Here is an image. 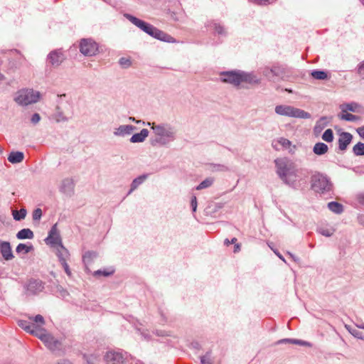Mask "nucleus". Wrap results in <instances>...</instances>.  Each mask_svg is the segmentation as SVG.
Here are the masks:
<instances>
[{
	"instance_id": "nucleus-52",
	"label": "nucleus",
	"mask_w": 364,
	"mask_h": 364,
	"mask_svg": "<svg viewBox=\"0 0 364 364\" xmlns=\"http://www.w3.org/2000/svg\"><path fill=\"white\" fill-rule=\"evenodd\" d=\"M41 120V116L38 113H35L32 115L31 121L33 124H36Z\"/></svg>"
},
{
	"instance_id": "nucleus-5",
	"label": "nucleus",
	"mask_w": 364,
	"mask_h": 364,
	"mask_svg": "<svg viewBox=\"0 0 364 364\" xmlns=\"http://www.w3.org/2000/svg\"><path fill=\"white\" fill-rule=\"evenodd\" d=\"M310 183L311 189L320 194L328 193L332 189V183L329 178L318 171L311 173Z\"/></svg>"
},
{
	"instance_id": "nucleus-41",
	"label": "nucleus",
	"mask_w": 364,
	"mask_h": 364,
	"mask_svg": "<svg viewBox=\"0 0 364 364\" xmlns=\"http://www.w3.org/2000/svg\"><path fill=\"white\" fill-rule=\"evenodd\" d=\"M114 273L113 269L110 270H97L94 272V276L98 277V276H104V277H108Z\"/></svg>"
},
{
	"instance_id": "nucleus-42",
	"label": "nucleus",
	"mask_w": 364,
	"mask_h": 364,
	"mask_svg": "<svg viewBox=\"0 0 364 364\" xmlns=\"http://www.w3.org/2000/svg\"><path fill=\"white\" fill-rule=\"evenodd\" d=\"M211 170L213 171H226L228 170V167L221 164H212Z\"/></svg>"
},
{
	"instance_id": "nucleus-58",
	"label": "nucleus",
	"mask_w": 364,
	"mask_h": 364,
	"mask_svg": "<svg viewBox=\"0 0 364 364\" xmlns=\"http://www.w3.org/2000/svg\"><path fill=\"white\" fill-rule=\"evenodd\" d=\"M155 334L158 336H167L168 334L166 333L164 331H156Z\"/></svg>"
},
{
	"instance_id": "nucleus-2",
	"label": "nucleus",
	"mask_w": 364,
	"mask_h": 364,
	"mask_svg": "<svg viewBox=\"0 0 364 364\" xmlns=\"http://www.w3.org/2000/svg\"><path fill=\"white\" fill-rule=\"evenodd\" d=\"M146 125L151 127L154 134V138L150 140L152 146H166L176 139L177 130L169 123L148 122Z\"/></svg>"
},
{
	"instance_id": "nucleus-39",
	"label": "nucleus",
	"mask_w": 364,
	"mask_h": 364,
	"mask_svg": "<svg viewBox=\"0 0 364 364\" xmlns=\"http://www.w3.org/2000/svg\"><path fill=\"white\" fill-rule=\"evenodd\" d=\"M340 118L343 120L348 121V122H355L360 119V117L357 115H354L350 113H343L341 114Z\"/></svg>"
},
{
	"instance_id": "nucleus-4",
	"label": "nucleus",
	"mask_w": 364,
	"mask_h": 364,
	"mask_svg": "<svg viewBox=\"0 0 364 364\" xmlns=\"http://www.w3.org/2000/svg\"><path fill=\"white\" fill-rule=\"evenodd\" d=\"M261 73L270 82L285 80L289 77L288 69L279 63L261 68Z\"/></svg>"
},
{
	"instance_id": "nucleus-61",
	"label": "nucleus",
	"mask_w": 364,
	"mask_h": 364,
	"mask_svg": "<svg viewBox=\"0 0 364 364\" xmlns=\"http://www.w3.org/2000/svg\"><path fill=\"white\" fill-rule=\"evenodd\" d=\"M129 120L133 121V122H136V123H140L141 122L140 120L136 121L134 117H129Z\"/></svg>"
},
{
	"instance_id": "nucleus-59",
	"label": "nucleus",
	"mask_w": 364,
	"mask_h": 364,
	"mask_svg": "<svg viewBox=\"0 0 364 364\" xmlns=\"http://www.w3.org/2000/svg\"><path fill=\"white\" fill-rule=\"evenodd\" d=\"M240 250V245L235 242V246H234V252H238Z\"/></svg>"
},
{
	"instance_id": "nucleus-26",
	"label": "nucleus",
	"mask_w": 364,
	"mask_h": 364,
	"mask_svg": "<svg viewBox=\"0 0 364 364\" xmlns=\"http://www.w3.org/2000/svg\"><path fill=\"white\" fill-rule=\"evenodd\" d=\"M24 159V154L21 151H11L8 156V161L11 164H18Z\"/></svg>"
},
{
	"instance_id": "nucleus-37",
	"label": "nucleus",
	"mask_w": 364,
	"mask_h": 364,
	"mask_svg": "<svg viewBox=\"0 0 364 364\" xmlns=\"http://www.w3.org/2000/svg\"><path fill=\"white\" fill-rule=\"evenodd\" d=\"M353 152L355 156H364V144L357 143L353 148Z\"/></svg>"
},
{
	"instance_id": "nucleus-45",
	"label": "nucleus",
	"mask_w": 364,
	"mask_h": 364,
	"mask_svg": "<svg viewBox=\"0 0 364 364\" xmlns=\"http://www.w3.org/2000/svg\"><path fill=\"white\" fill-rule=\"evenodd\" d=\"M119 63L123 68H129L132 64L131 60L127 58H121L119 60Z\"/></svg>"
},
{
	"instance_id": "nucleus-50",
	"label": "nucleus",
	"mask_w": 364,
	"mask_h": 364,
	"mask_svg": "<svg viewBox=\"0 0 364 364\" xmlns=\"http://www.w3.org/2000/svg\"><path fill=\"white\" fill-rule=\"evenodd\" d=\"M200 363L201 364H211L210 354L207 353L205 355L201 356Z\"/></svg>"
},
{
	"instance_id": "nucleus-13",
	"label": "nucleus",
	"mask_w": 364,
	"mask_h": 364,
	"mask_svg": "<svg viewBox=\"0 0 364 364\" xmlns=\"http://www.w3.org/2000/svg\"><path fill=\"white\" fill-rule=\"evenodd\" d=\"M223 82L232 84L235 87L240 85V70L227 71L220 73Z\"/></svg>"
},
{
	"instance_id": "nucleus-31",
	"label": "nucleus",
	"mask_w": 364,
	"mask_h": 364,
	"mask_svg": "<svg viewBox=\"0 0 364 364\" xmlns=\"http://www.w3.org/2000/svg\"><path fill=\"white\" fill-rule=\"evenodd\" d=\"M328 208L336 214H341L343 212V205L338 202L332 201L328 203Z\"/></svg>"
},
{
	"instance_id": "nucleus-29",
	"label": "nucleus",
	"mask_w": 364,
	"mask_h": 364,
	"mask_svg": "<svg viewBox=\"0 0 364 364\" xmlns=\"http://www.w3.org/2000/svg\"><path fill=\"white\" fill-rule=\"evenodd\" d=\"M328 150V146L323 142H318L315 144L313 151L315 154L321 156L325 154Z\"/></svg>"
},
{
	"instance_id": "nucleus-33",
	"label": "nucleus",
	"mask_w": 364,
	"mask_h": 364,
	"mask_svg": "<svg viewBox=\"0 0 364 364\" xmlns=\"http://www.w3.org/2000/svg\"><path fill=\"white\" fill-rule=\"evenodd\" d=\"M358 107L359 105L356 102L346 103L341 105V109L343 112H346L347 111L355 112L358 111Z\"/></svg>"
},
{
	"instance_id": "nucleus-49",
	"label": "nucleus",
	"mask_w": 364,
	"mask_h": 364,
	"mask_svg": "<svg viewBox=\"0 0 364 364\" xmlns=\"http://www.w3.org/2000/svg\"><path fill=\"white\" fill-rule=\"evenodd\" d=\"M191 206L193 212H196L197 209V198L196 196H193L191 200Z\"/></svg>"
},
{
	"instance_id": "nucleus-10",
	"label": "nucleus",
	"mask_w": 364,
	"mask_h": 364,
	"mask_svg": "<svg viewBox=\"0 0 364 364\" xmlns=\"http://www.w3.org/2000/svg\"><path fill=\"white\" fill-rule=\"evenodd\" d=\"M70 105L68 102L61 103L58 101V104L55 107V112L53 114V119L56 122H68L70 118V116H67L72 114V112L68 109Z\"/></svg>"
},
{
	"instance_id": "nucleus-8",
	"label": "nucleus",
	"mask_w": 364,
	"mask_h": 364,
	"mask_svg": "<svg viewBox=\"0 0 364 364\" xmlns=\"http://www.w3.org/2000/svg\"><path fill=\"white\" fill-rule=\"evenodd\" d=\"M40 94L33 90L24 89L19 90L15 97V101L20 105L26 106L38 101Z\"/></svg>"
},
{
	"instance_id": "nucleus-35",
	"label": "nucleus",
	"mask_w": 364,
	"mask_h": 364,
	"mask_svg": "<svg viewBox=\"0 0 364 364\" xmlns=\"http://www.w3.org/2000/svg\"><path fill=\"white\" fill-rule=\"evenodd\" d=\"M33 247L31 245H27L26 244L20 243L17 245V247L16 248V251L18 254H20V253L27 254L29 252H31L33 250Z\"/></svg>"
},
{
	"instance_id": "nucleus-54",
	"label": "nucleus",
	"mask_w": 364,
	"mask_h": 364,
	"mask_svg": "<svg viewBox=\"0 0 364 364\" xmlns=\"http://www.w3.org/2000/svg\"><path fill=\"white\" fill-rule=\"evenodd\" d=\"M237 240L235 237H233L231 240H229L228 239H225V241H224V244L226 246H229L230 244H235Z\"/></svg>"
},
{
	"instance_id": "nucleus-56",
	"label": "nucleus",
	"mask_w": 364,
	"mask_h": 364,
	"mask_svg": "<svg viewBox=\"0 0 364 364\" xmlns=\"http://www.w3.org/2000/svg\"><path fill=\"white\" fill-rule=\"evenodd\" d=\"M287 254L290 256V257L295 262H299V258L296 257L294 255H293L292 253L288 252Z\"/></svg>"
},
{
	"instance_id": "nucleus-53",
	"label": "nucleus",
	"mask_w": 364,
	"mask_h": 364,
	"mask_svg": "<svg viewBox=\"0 0 364 364\" xmlns=\"http://www.w3.org/2000/svg\"><path fill=\"white\" fill-rule=\"evenodd\" d=\"M357 133L359 134V136L364 139V125L358 127L356 129Z\"/></svg>"
},
{
	"instance_id": "nucleus-48",
	"label": "nucleus",
	"mask_w": 364,
	"mask_h": 364,
	"mask_svg": "<svg viewBox=\"0 0 364 364\" xmlns=\"http://www.w3.org/2000/svg\"><path fill=\"white\" fill-rule=\"evenodd\" d=\"M32 216L33 220H39L42 216V210L41 208H36L33 212Z\"/></svg>"
},
{
	"instance_id": "nucleus-55",
	"label": "nucleus",
	"mask_w": 364,
	"mask_h": 364,
	"mask_svg": "<svg viewBox=\"0 0 364 364\" xmlns=\"http://www.w3.org/2000/svg\"><path fill=\"white\" fill-rule=\"evenodd\" d=\"M358 200L361 205H364V193L358 196Z\"/></svg>"
},
{
	"instance_id": "nucleus-63",
	"label": "nucleus",
	"mask_w": 364,
	"mask_h": 364,
	"mask_svg": "<svg viewBox=\"0 0 364 364\" xmlns=\"http://www.w3.org/2000/svg\"><path fill=\"white\" fill-rule=\"evenodd\" d=\"M285 91H286V92H289V93H292V92H293L292 90H291V89H287H287H285Z\"/></svg>"
},
{
	"instance_id": "nucleus-19",
	"label": "nucleus",
	"mask_w": 364,
	"mask_h": 364,
	"mask_svg": "<svg viewBox=\"0 0 364 364\" xmlns=\"http://www.w3.org/2000/svg\"><path fill=\"white\" fill-rule=\"evenodd\" d=\"M0 253L2 257L6 261L11 260L14 257L11 245L9 242L0 240Z\"/></svg>"
},
{
	"instance_id": "nucleus-21",
	"label": "nucleus",
	"mask_w": 364,
	"mask_h": 364,
	"mask_svg": "<svg viewBox=\"0 0 364 364\" xmlns=\"http://www.w3.org/2000/svg\"><path fill=\"white\" fill-rule=\"evenodd\" d=\"M47 60L53 66H58L63 60V55L61 51L53 50L48 54Z\"/></svg>"
},
{
	"instance_id": "nucleus-6",
	"label": "nucleus",
	"mask_w": 364,
	"mask_h": 364,
	"mask_svg": "<svg viewBox=\"0 0 364 364\" xmlns=\"http://www.w3.org/2000/svg\"><path fill=\"white\" fill-rule=\"evenodd\" d=\"M275 112L282 116L289 117L299 118V119H309L311 114L299 108L294 107L290 105H280L275 107Z\"/></svg>"
},
{
	"instance_id": "nucleus-7",
	"label": "nucleus",
	"mask_w": 364,
	"mask_h": 364,
	"mask_svg": "<svg viewBox=\"0 0 364 364\" xmlns=\"http://www.w3.org/2000/svg\"><path fill=\"white\" fill-rule=\"evenodd\" d=\"M28 319L29 321L20 320L18 326L26 331L36 336V331L44 326L45 319L40 314L35 316H28Z\"/></svg>"
},
{
	"instance_id": "nucleus-22",
	"label": "nucleus",
	"mask_w": 364,
	"mask_h": 364,
	"mask_svg": "<svg viewBox=\"0 0 364 364\" xmlns=\"http://www.w3.org/2000/svg\"><path fill=\"white\" fill-rule=\"evenodd\" d=\"M149 132L147 129H142L140 132L134 134L129 139L131 143L144 142L148 137Z\"/></svg>"
},
{
	"instance_id": "nucleus-36",
	"label": "nucleus",
	"mask_w": 364,
	"mask_h": 364,
	"mask_svg": "<svg viewBox=\"0 0 364 364\" xmlns=\"http://www.w3.org/2000/svg\"><path fill=\"white\" fill-rule=\"evenodd\" d=\"M26 216V210L21 208L19 210L13 211V217L15 220L20 221Z\"/></svg>"
},
{
	"instance_id": "nucleus-32",
	"label": "nucleus",
	"mask_w": 364,
	"mask_h": 364,
	"mask_svg": "<svg viewBox=\"0 0 364 364\" xmlns=\"http://www.w3.org/2000/svg\"><path fill=\"white\" fill-rule=\"evenodd\" d=\"M311 76L316 80H327L328 79V73L324 70H314L311 73Z\"/></svg>"
},
{
	"instance_id": "nucleus-1",
	"label": "nucleus",
	"mask_w": 364,
	"mask_h": 364,
	"mask_svg": "<svg viewBox=\"0 0 364 364\" xmlns=\"http://www.w3.org/2000/svg\"><path fill=\"white\" fill-rule=\"evenodd\" d=\"M276 172L279 178L289 186L297 188L300 181L308 177L309 171L305 168H297L294 162L287 158L274 160Z\"/></svg>"
},
{
	"instance_id": "nucleus-38",
	"label": "nucleus",
	"mask_w": 364,
	"mask_h": 364,
	"mask_svg": "<svg viewBox=\"0 0 364 364\" xmlns=\"http://www.w3.org/2000/svg\"><path fill=\"white\" fill-rule=\"evenodd\" d=\"M322 139L326 142H332L333 140V133L332 129H326L322 135Z\"/></svg>"
},
{
	"instance_id": "nucleus-3",
	"label": "nucleus",
	"mask_w": 364,
	"mask_h": 364,
	"mask_svg": "<svg viewBox=\"0 0 364 364\" xmlns=\"http://www.w3.org/2000/svg\"><path fill=\"white\" fill-rule=\"evenodd\" d=\"M124 17L149 36L164 42H173V38L172 36L158 29L153 25L129 14H125Z\"/></svg>"
},
{
	"instance_id": "nucleus-47",
	"label": "nucleus",
	"mask_w": 364,
	"mask_h": 364,
	"mask_svg": "<svg viewBox=\"0 0 364 364\" xmlns=\"http://www.w3.org/2000/svg\"><path fill=\"white\" fill-rule=\"evenodd\" d=\"M95 253L93 252H87L83 256V261L85 264H87L90 260H91L93 257H95Z\"/></svg>"
},
{
	"instance_id": "nucleus-17",
	"label": "nucleus",
	"mask_w": 364,
	"mask_h": 364,
	"mask_svg": "<svg viewBox=\"0 0 364 364\" xmlns=\"http://www.w3.org/2000/svg\"><path fill=\"white\" fill-rule=\"evenodd\" d=\"M240 84L245 82L250 85H258L261 80L254 73H247L240 70Z\"/></svg>"
},
{
	"instance_id": "nucleus-11",
	"label": "nucleus",
	"mask_w": 364,
	"mask_h": 364,
	"mask_svg": "<svg viewBox=\"0 0 364 364\" xmlns=\"http://www.w3.org/2000/svg\"><path fill=\"white\" fill-rule=\"evenodd\" d=\"M127 358V353L120 350H108L104 355L106 364H124Z\"/></svg>"
},
{
	"instance_id": "nucleus-34",
	"label": "nucleus",
	"mask_w": 364,
	"mask_h": 364,
	"mask_svg": "<svg viewBox=\"0 0 364 364\" xmlns=\"http://www.w3.org/2000/svg\"><path fill=\"white\" fill-rule=\"evenodd\" d=\"M214 183V178L212 177L206 178L198 186L196 187V190H202L210 187Z\"/></svg>"
},
{
	"instance_id": "nucleus-51",
	"label": "nucleus",
	"mask_w": 364,
	"mask_h": 364,
	"mask_svg": "<svg viewBox=\"0 0 364 364\" xmlns=\"http://www.w3.org/2000/svg\"><path fill=\"white\" fill-rule=\"evenodd\" d=\"M66 273V274L68 276V277H70L72 273H71V271L70 269V267L67 263V262H61L60 263Z\"/></svg>"
},
{
	"instance_id": "nucleus-20",
	"label": "nucleus",
	"mask_w": 364,
	"mask_h": 364,
	"mask_svg": "<svg viewBox=\"0 0 364 364\" xmlns=\"http://www.w3.org/2000/svg\"><path fill=\"white\" fill-rule=\"evenodd\" d=\"M353 139V135L349 132H342L338 138V148L341 151L346 150Z\"/></svg>"
},
{
	"instance_id": "nucleus-40",
	"label": "nucleus",
	"mask_w": 364,
	"mask_h": 364,
	"mask_svg": "<svg viewBox=\"0 0 364 364\" xmlns=\"http://www.w3.org/2000/svg\"><path fill=\"white\" fill-rule=\"evenodd\" d=\"M333 228H320L318 230V232L326 237H330L331 236L334 232Z\"/></svg>"
},
{
	"instance_id": "nucleus-27",
	"label": "nucleus",
	"mask_w": 364,
	"mask_h": 364,
	"mask_svg": "<svg viewBox=\"0 0 364 364\" xmlns=\"http://www.w3.org/2000/svg\"><path fill=\"white\" fill-rule=\"evenodd\" d=\"M328 124V120L326 117H321L316 123V125L314 128V132L315 134L320 133Z\"/></svg>"
},
{
	"instance_id": "nucleus-16",
	"label": "nucleus",
	"mask_w": 364,
	"mask_h": 364,
	"mask_svg": "<svg viewBox=\"0 0 364 364\" xmlns=\"http://www.w3.org/2000/svg\"><path fill=\"white\" fill-rule=\"evenodd\" d=\"M75 182L72 178H65L61 181L60 191L64 194L71 196L74 193Z\"/></svg>"
},
{
	"instance_id": "nucleus-9",
	"label": "nucleus",
	"mask_w": 364,
	"mask_h": 364,
	"mask_svg": "<svg viewBox=\"0 0 364 364\" xmlns=\"http://www.w3.org/2000/svg\"><path fill=\"white\" fill-rule=\"evenodd\" d=\"M36 337H38L43 343L51 350L60 349L61 346L60 342L55 339L51 334L43 328L36 331Z\"/></svg>"
},
{
	"instance_id": "nucleus-28",
	"label": "nucleus",
	"mask_w": 364,
	"mask_h": 364,
	"mask_svg": "<svg viewBox=\"0 0 364 364\" xmlns=\"http://www.w3.org/2000/svg\"><path fill=\"white\" fill-rule=\"evenodd\" d=\"M18 240L33 239L34 237L33 232L29 228H23L16 234Z\"/></svg>"
},
{
	"instance_id": "nucleus-46",
	"label": "nucleus",
	"mask_w": 364,
	"mask_h": 364,
	"mask_svg": "<svg viewBox=\"0 0 364 364\" xmlns=\"http://www.w3.org/2000/svg\"><path fill=\"white\" fill-rule=\"evenodd\" d=\"M349 332L355 338L363 339V333L360 331L358 329L353 328L348 329Z\"/></svg>"
},
{
	"instance_id": "nucleus-62",
	"label": "nucleus",
	"mask_w": 364,
	"mask_h": 364,
	"mask_svg": "<svg viewBox=\"0 0 364 364\" xmlns=\"http://www.w3.org/2000/svg\"><path fill=\"white\" fill-rule=\"evenodd\" d=\"M5 77L3 74L0 73V82L4 80Z\"/></svg>"
},
{
	"instance_id": "nucleus-57",
	"label": "nucleus",
	"mask_w": 364,
	"mask_h": 364,
	"mask_svg": "<svg viewBox=\"0 0 364 364\" xmlns=\"http://www.w3.org/2000/svg\"><path fill=\"white\" fill-rule=\"evenodd\" d=\"M274 252L275 253V255L279 258L281 259L283 262H286V260L284 258V257L279 253V252H278L277 250H274Z\"/></svg>"
},
{
	"instance_id": "nucleus-60",
	"label": "nucleus",
	"mask_w": 364,
	"mask_h": 364,
	"mask_svg": "<svg viewBox=\"0 0 364 364\" xmlns=\"http://www.w3.org/2000/svg\"><path fill=\"white\" fill-rule=\"evenodd\" d=\"M57 364H73V363L68 360H63L58 362Z\"/></svg>"
},
{
	"instance_id": "nucleus-30",
	"label": "nucleus",
	"mask_w": 364,
	"mask_h": 364,
	"mask_svg": "<svg viewBox=\"0 0 364 364\" xmlns=\"http://www.w3.org/2000/svg\"><path fill=\"white\" fill-rule=\"evenodd\" d=\"M147 175H141L139 177L134 178L132 183H131V188L129 191L128 192V194H130L132 192H133L135 189H136L141 184H142L144 181L146 179Z\"/></svg>"
},
{
	"instance_id": "nucleus-14",
	"label": "nucleus",
	"mask_w": 364,
	"mask_h": 364,
	"mask_svg": "<svg viewBox=\"0 0 364 364\" xmlns=\"http://www.w3.org/2000/svg\"><path fill=\"white\" fill-rule=\"evenodd\" d=\"M45 242L47 245L55 247L62 245V240L59 231L57 228V224H55L50 230L48 237L46 238Z\"/></svg>"
},
{
	"instance_id": "nucleus-24",
	"label": "nucleus",
	"mask_w": 364,
	"mask_h": 364,
	"mask_svg": "<svg viewBox=\"0 0 364 364\" xmlns=\"http://www.w3.org/2000/svg\"><path fill=\"white\" fill-rule=\"evenodd\" d=\"M207 26L210 30H213L215 33L220 36H226V31L225 28L219 23L216 21H210L207 24Z\"/></svg>"
},
{
	"instance_id": "nucleus-18",
	"label": "nucleus",
	"mask_w": 364,
	"mask_h": 364,
	"mask_svg": "<svg viewBox=\"0 0 364 364\" xmlns=\"http://www.w3.org/2000/svg\"><path fill=\"white\" fill-rule=\"evenodd\" d=\"M136 129V127L131 124L120 125L114 129L113 134L116 136L124 137L132 134Z\"/></svg>"
},
{
	"instance_id": "nucleus-43",
	"label": "nucleus",
	"mask_w": 364,
	"mask_h": 364,
	"mask_svg": "<svg viewBox=\"0 0 364 364\" xmlns=\"http://www.w3.org/2000/svg\"><path fill=\"white\" fill-rule=\"evenodd\" d=\"M278 144H279L282 147L284 148H289L290 147L291 144V142L287 139H285V138H280L279 140H278Z\"/></svg>"
},
{
	"instance_id": "nucleus-44",
	"label": "nucleus",
	"mask_w": 364,
	"mask_h": 364,
	"mask_svg": "<svg viewBox=\"0 0 364 364\" xmlns=\"http://www.w3.org/2000/svg\"><path fill=\"white\" fill-rule=\"evenodd\" d=\"M357 73L361 79L364 80V61L360 63L357 66Z\"/></svg>"
},
{
	"instance_id": "nucleus-15",
	"label": "nucleus",
	"mask_w": 364,
	"mask_h": 364,
	"mask_svg": "<svg viewBox=\"0 0 364 364\" xmlns=\"http://www.w3.org/2000/svg\"><path fill=\"white\" fill-rule=\"evenodd\" d=\"M25 288L28 294H36L43 290L44 284L39 279H31Z\"/></svg>"
},
{
	"instance_id": "nucleus-23",
	"label": "nucleus",
	"mask_w": 364,
	"mask_h": 364,
	"mask_svg": "<svg viewBox=\"0 0 364 364\" xmlns=\"http://www.w3.org/2000/svg\"><path fill=\"white\" fill-rule=\"evenodd\" d=\"M56 248V255L58 257L60 262H67L70 257V253L68 250L63 246L60 245Z\"/></svg>"
},
{
	"instance_id": "nucleus-25",
	"label": "nucleus",
	"mask_w": 364,
	"mask_h": 364,
	"mask_svg": "<svg viewBox=\"0 0 364 364\" xmlns=\"http://www.w3.org/2000/svg\"><path fill=\"white\" fill-rule=\"evenodd\" d=\"M283 343H289V344H296L303 346H311V343L307 341L294 339V338H284L278 341L277 344H283Z\"/></svg>"
},
{
	"instance_id": "nucleus-12",
	"label": "nucleus",
	"mask_w": 364,
	"mask_h": 364,
	"mask_svg": "<svg viewBox=\"0 0 364 364\" xmlns=\"http://www.w3.org/2000/svg\"><path fill=\"white\" fill-rule=\"evenodd\" d=\"M80 51L86 56L95 55L99 51L98 44L91 38L82 39L80 43Z\"/></svg>"
},
{
	"instance_id": "nucleus-64",
	"label": "nucleus",
	"mask_w": 364,
	"mask_h": 364,
	"mask_svg": "<svg viewBox=\"0 0 364 364\" xmlns=\"http://www.w3.org/2000/svg\"><path fill=\"white\" fill-rule=\"evenodd\" d=\"M67 294H68V292L65 290H63V294H62L63 296H65Z\"/></svg>"
}]
</instances>
